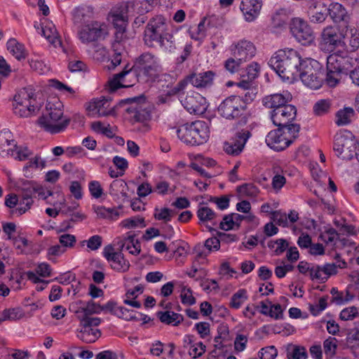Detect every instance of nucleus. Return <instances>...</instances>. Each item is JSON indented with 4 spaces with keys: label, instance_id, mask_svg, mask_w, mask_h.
<instances>
[{
    "label": "nucleus",
    "instance_id": "obj_1",
    "mask_svg": "<svg viewBox=\"0 0 359 359\" xmlns=\"http://www.w3.org/2000/svg\"><path fill=\"white\" fill-rule=\"evenodd\" d=\"M302 61L297 50L292 48L281 49L270 58L268 65L283 81L292 83L299 76Z\"/></svg>",
    "mask_w": 359,
    "mask_h": 359
},
{
    "label": "nucleus",
    "instance_id": "obj_2",
    "mask_svg": "<svg viewBox=\"0 0 359 359\" xmlns=\"http://www.w3.org/2000/svg\"><path fill=\"white\" fill-rule=\"evenodd\" d=\"M133 67L137 79L144 81H154L162 72L161 65L157 57L148 52L137 57Z\"/></svg>",
    "mask_w": 359,
    "mask_h": 359
},
{
    "label": "nucleus",
    "instance_id": "obj_3",
    "mask_svg": "<svg viewBox=\"0 0 359 359\" xmlns=\"http://www.w3.org/2000/svg\"><path fill=\"white\" fill-rule=\"evenodd\" d=\"M177 135L181 141L187 144L199 145L208 140L209 130L204 121H196L179 128Z\"/></svg>",
    "mask_w": 359,
    "mask_h": 359
},
{
    "label": "nucleus",
    "instance_id": "obj_4",
    "mask_svg": "<svg viewBox=\"0 0 359 359\" xmlns=\"http://www.w3.org/2000/svg\"><path fill=\"white\" fill-rule=\"evenodd\" d=\"M344 29H339L334 25L324 27L318 39L320 50L325 53L341 52V46L344 45Z\"/></svg>",
    "mask_w": 359,
    "mask_h": 359
},
{
    "label": "nucleus",
    "instance_id": "obj_5",
    "mask_svg": "<svg viewBox=\"0 0 359 359\" xmlns=\"http://www.w3.org/2000/svg\"><path fill=\"white\" fill-rule=\"evenodd\" d=\"M300 126H292L289 129L278 127L270 131L266 137V143L275 151H283L298 137Z\"/></svg>",
    "mask_w": 359,
    "mask_h": 359
},
{
    "label": "nucleus",
    "instance_id": "obj_6",
    "mask_svg": "<svg viewBox=\"0 0 359 359\" xmlns=\"http://www.w3.org/2000/svg\"><path fill=\"white\" fill-rule=\"evenodd\" d=\"M47 114H43L38 120L39 126L50 133H57L65 130L70 122L68 118L59 121L63 116L62 110L54 104H48L46 107Z\"/></svg>",
    "mask_w": 359,
    "mask_h": 359
},
{
    "label": "nucleus",
    "instance_id": "obj_7",
    "mask_svg": "<svg viewBox=\"0 0 359 359\" xmlns=\"http://www.w3.org/2000/svg\"><path fill=\"white\" fill-rule=\"evenodd\" d=\"M34 93L32 88L21 89L14 97L13 112L19 117L27 118L35 114L39 108L35 105Z\"/></svg>",
    "mask_w": 359,
    "mask_h": 359
},
{
    "label": "nucleus",
    "instance_id": "obj_8",
    "mask_svg": "<svg viewBox=\"0 0 359 359\" xmlns=\"http://www.w3.org/2000/svg\"><path fill=\"white\" fill-rule=\"evenodd\" d=\"M166 19L161 15H156L148 22L144 32V41L148 47L155 45L167 33Z\"/></svg>",
    "mask_w": 359,
    "mask_h": 359
},
{
    "label": "nucleus",
    "instance_id": "obj_9",
    "mask_svg": "<svg viewBox=\"0 0 359 359\" xmlns=\"http://www.w3.org/2000/svg\"><path fill=\"white\" fill-rule=\"evenodd\" d=\"M246 109L245 102L239 96H230L219 104L218 111L226 119H234L244 114Z\"/></svg>",
    "mask_w": 359,
    "mask_h": 359
},
{
    "label": "nucleus",
    "instance_id": "obj_10",
    "mask_svg": "<svg viewBox=\"0 0 359 359\" xmlns=\"http://www.w3.org/2000/svg\"><path fill=\"white\" fill-rule=\"evenodd\" d=\"M297 111L294 105L287 103L279 107L277 111H270V118L275 126L289 129L292 126H299L293 123L297 116Z\"/></svg>",
    "mask_w": 359,
    "mask_h": 359
},
{
    "label": "nucleus",
    "instance_id": "obj_11",
    "mask_svg": "<svg viewBox=\"0 0 359 359\" xmlns=\"http://www.w3.org/2000/svg\"><path fill=\"white\" fill-rule=\"evenodd\" d=\"M292 35L304 46L311 44L315 39L314 33L306 21L299 18H292L290 23Z\"/></svg>",
    "mask_w": 359,
    "mask_h": 359
},
{
    "label": "nucleus",
    "instance_id": "obj_12",
    "mask_svg": "<svg viewBox=\"0 0 359 359\" xmlns=\"http://www.w3.org/2000/svg\"><path fill=\"white\" fill-rule=\"evenodd\" d=\"M136 77V74L133 71V67L128 69V65L119 73L115 74L112 79L108 81V90L110 93L115 92L121 88H129L135 84L136 81H139Z\"/></svg>",
    "mask_w": 359,
    "mask_h": 359
},
{
    "label": "nucleus",
    "instance_id": "obj_13",
    "mask_svg": "<svg viewBox=\"0 0 359 359\" xmlns=\"http://www.w3.org/2000/svg\"><path fill=\"white\" fill-rule=\"evenodd\" d=\"M352 59L347 53L334 52L327 58V69L347 74L352 67Z\"/></svg>",
    "mask_w": 359,
    "mask_h": 359
},
{
    "label": "nucleus",
    "instance_id": "obj_14",
    "mask_svg": "<svg viewBox=\"0 0 359 359\" xmlns=\"http://www.w3.org/2000/svg\"><path fill=\"white\" fill-rule=\"evenodd\" d=\"M105 34V26L98 22H92L83 26L78 33L80 40L84 43L97 41Z\"/></svg>",
    "mask_w": 359,
    "mask_h": 359
},
{
    "label": "nucleus",
    "instance_id": "obj_15",
    "mask_svg": "<svg viewBox=\"0 0 359 359\" xmlns=\"http://www.w3.org/2000/svg\"><path fill=\"white\" fill-rule=\"evenodd\" d=\"M139 98L133 97L126 100H122L119 102L118 106H122L124 104H130V105L126 109V112L133 115L132 118L136 122H144L150 118V113L144 107L145 103L140 104L137 102Z\"/></svg>",
    "mask_w": 359,
    "mask_h": 359
},
{
    "label": "nucleus",
    "instance_id": "obj_16",
    "mask_svg": "<svg viewBox=\"0 0 359 359\" xmlns=\"http://www.w3.org/2000/svg\"><path fill=\"white\" fill-rule=\"evenodd\" d=\"M104 257L111 262V267L118 272H126L129 269L130 263L126 260L121 251H114V248L109 245L106 246L103 251Z\"/></svg>",
    "mask_w": 359,
    "mask_h": 359
},
{
    "label": "nucleus",
    "instance_id": "obj_17",
    "mask_svg": "<svg viewBox=\"0 0 359 359\" xmlns=\"http://www.w3.org/2000/svg\"><path fill=\"white\" fill-rule=\"evenodd\" d=\"M328 13V8L322 0H311L309 3L307 15L310 22L313 23L323 22Z\"/></svg>",
    "mask_w": 359,
    "mask_h": 359
},
{
    "label": "nucleus",
    "instance_id": "obj_18",
    "mask_svg": "<svg viewBox=\"0 0 359 359\" xmlns=\"http://www.w3.org/2000/svg\"><path fill=\"white\" fill-rule=\"evenodd\" d=\"M251 133L248 130H242L236 133L231 141L225 144V151L231 155L239 154L243 149Z\"/></svg>",
    "mask_w": 359,
    "mask_h": 359
},
{
    "label": "nucleus",
    "instance_id": "obj_19",
    "mask_svg": "<svg viewBox=\"0 0 359 359\" xmlns=\"http://www.w3.org/2000/svg\"><path fill=\"white\" fill-rule=\"evenodd\" d=\"M183 105L189 113L194 114H202L207 109L206 100L199 93L187 95L183 101Z\"/></svg>",
    "mask_w": 359,
    "mask_h": 359
},
{
    "label": "nucleus",
    "instance_id": "obj_20",
    "mask_svg": "<svg viewBox=\"0 0 359 359\" xmlns=\"http://www.w3.org/2000/svg\"><path fill=\"white\" fill-rule=\"evenodd\" d=\"M292 100V95L288 92H285L264 97L262 98V104L266 108L271 109V111H277L279 107L285 106L290 102Z\"/></svg>",
    "mask_w": 359,
    "mask_h": 359
},
{
    "label": "nucleus",
    "instance_id": "obj_21",
    "mask_svg": "<svg viewBox=\"0 0 359 359\" xmlns=\"http://www.w3.org/2000/svg\"><path fill=\"white\" fill-rule=\"evenodd\" d=\"M256 48L252 43L248 41H239L232 49V55L243 63L251 60L255 55Z\"/></svg>",
    "mask_w": 359,
    "mask_h": 359
},
{
    "label": "nucleus",
    "instance_id": "obj_22",
    "mask_svg": "<svg viewBox=\"0 0 359 359\" xmlns=\"http://www.w3.org/2000/svg\"><path fill=\"white\" fill-rule=\"evenodd\" d=\"M262 6V0H242L240 9L245 20L248 22H252L259 15Z\"/></svg>",
    "mask_w": 359,
    "mask_h": 359
},
{
    "label": "nucleus",
    "instance_id": "obj_23",
    "mask_svg": "<svg viewBox=\"0 0 359 359\" xmlns=\"http://www.w3.org/2000/svg\"><path fill=\"white\" fill-rule=\"evenodd\" d=\"M334 23H344V27L348 29L350 27L351 16L346 9L339 3L331 4L327 13Z\"/></svg>",
    "mask_w": 359,
    "mask_h": 359
},
{
    "label": "nucleus",
    "instance_id": "obj_24",
    "mask_svg": "<svg viewBox=\"0 0 359 359\" xmlns=\"http://www.w3.org/2000/svg\"><path fill=\"white\" fill-rule=\"evenodd\" d=\"M109 107V100L103 98L90 102L87 107V110L89 115L92 116H107L113 114L114 112V107Z\"/></svg>",
    "mask_w": 359,
    "mask_h": 359
},
{
    "label": "nucleus",
    "instance_id": "obj_25",
    "mask_svg": "<svg viewBox=\"0 0 359 359\" xmlns=\"http://www.w3.org/2000/svg\"><path fill=\"white\" fill-rule=\"evenodd\" d=\"M215 75V74L212 71L194 73L188 76V80L194 87L207 88L212 84Z\"/></svg>",
    "mask_w": 359,
    "mask_h": 359
},
{
    "label": "nucleus",
    "instance_id": "obj_26",
    "mask_svg": "<svg viewBox=\"0 0 359 359\" xmlns=\"http://www.w3.org/2000/svg\"><path fill=\"white\" fill-rule=\"evenodd\" d=\"M109 20L114 29H124L128 25L127 13L121 8H114L109 14Z\"/></svg>",
    "mask_w": 359,
    "mask_h": 359
},
{
    "label": "nucleus",
    "instance_id": "obj_27",
    "mask_svg": "<svg viewBox=\"0 0 359 359\" xmlns=\"http://www.w3.org/2000/svg\"><path fill=\"white\" fill-rule=\"evenodd\" d=\"M344 32V45L341 46V52L348 54L356 51L359 48V32L355 28H350L349 43H346L348 29L345 28Z\"/></svg>",
    "mask_w": 359,
    "mask_h": 359
},
{
    "label": "nucleus",
    "instance_id": "obj_28",
    "mask_svg": "<svg viewBox=\"0 0 359 359\" xmlns=\"http://www.w3.org/2000/svg\"><path fill=\"white\" fill-rule=\"evenodd\" d=\"M135 235H128L118 242L119 246L118 250L122 251L123 249L128 250L129 253L133 255H137L140 252V243L135 239Z\"/></svg>",
    "mask_w": 359,
    "mask_h": 359
},
{
    "label": "nucleus",
    "instance_id": "obj_29",
    "mask_svg": "<svg viewBox=\"0 0 359 359\" xmlns=\"http://www.w3.org/2000/svg\"><path fill=\"white\" fill-rule=\"evenodd\" d=\"M156 316L162 323L168 325L178 326L184 320L182 315L170 310L158 311Z\"/></svg>",
    "mask_w": 359,
    "mask_h": 359
},
{
    "label": "nucleus",
    "instance_id": "obj_30",
    "mask_svg": "<svg viewBox=\"0 0 359 359\" xmlns=\"http://www.w3.org/2000/svg\"><path fill=\"white\" fill-rule=\"evenodd\" d=\"M16 147V142L14 140H11V135L8 133L0 134V155L3 157L6 156H14L13 148Z\"/></svg>",
    "mask_w": 359,
    "mask_h": 359
},
{
    "label": "nucleus",
    "instance_id": "obj_31",
    "mask_svg": "<svg viewBox=\"0 0 359 359\" xmlns=\"http://www.w3.org/2000/svg\"><path fill=\"white\" fill-rule=\"evenodd\" d=\"M299 70V78L301 79L321 70V66L317 60L306 58L303 60Z\"/></svg>",
    "mask_w": 359,
    "mask_h": 359
},
{
    "label": "nucleus",
    "instance_id": "obj_32",
    "mask_svg": "<svg viewBox=\"0 0 359 359\" xmlns=\"http://www.w3.org/2000/svg\"><path fill=\"white\" fill-rule=\"evenodd\" d=\"M42 34L54 47L60 46L62 42L54 25L48 23L42 27Z\"/></svg>",
    "mask_w": 359,
    "mask_h": 359
},
{
    "label": "nucleus",
    "instance_id": "obj_33",
    "mask_svg": "<svg viewBox=\"0 0 359 359\" xmlns=\"http://www.w3.org/2000/svg\"><path fill=\"white\" fill-rule=\"evenodd\" d=\"M81 326L82 328L78 337L85 343H94L101 336V332L98 329H94L86 325Z\"/></svg>",
    "mask_w": 359,
    "mask_h": 359
},
{
    "label": "nucleus",
    "instance_id": "obj_34",
    "mask_svg": "<svg viewBox=\"0 0 359 359\" xmlns=\"http://www.w3.org/2000/svg\"><path fill=\"white\" fill-rule=\"evenodd\" d=\"M36 194V186L31 182L24 183L22 187L21 204L30 208L33 203L32 197Z\"/></svg>",
    "mask_w": 359,
    "mask_h": 359
},
{
    "label": "nucleus",
    "instance_id": "obj_35",
    "mask_svg": "<svg viewBox=\"0 0 359 359\" xmlns=\"http://www.w3.org/2000/svg\"><path fill=\"white\" fill-rule=\"evenodd\" d=\"M102 306L95 303L93 301H89L83 306L80 307L75 311L77 318H83L86 315L99 313L102 311Z\"/></svg>",
    "mask_w": 359,
    "mask_h": 359
},
{
    "label": "nucleus",
    "instance_id": "obj_36",
    "mask_svg": "<svg viewBox=\"0 0 359 359\" xmlns=\"http://www.w3.org/2000/svg\"><path fill=\"white\" fill-rule=\"evenodd\" d=\"M301 80L305 86L312 89H318L321 87L323 81L322 70L316 72L309 76L307 75L301 79Z\"/></svg>",
    "mask_w": 359,
    "mask_h": 359
},
{
    "label": "nucleus",
    "instance_id": "obj_37",
    "mask_svg": "<svg viewBox=\"0 0 359 359\" xmlns=\"http://www.w3.org/2000/svg\"><path fill=\"white\" fill-rule=\"evenodd\" d=\"M7 48L18 60L25 59L26 57L24 46L18 43L15 39H11L7 42Z\"/></svg>",
    "mask_w": 359,
    "mask_h": 359
},
{
    "label": "nucleus",
    "instance_id": "obj_38",
    "mask_svg": "<svg viewBox=\"0 0 359 359\" xmlns=\"http://www.w3.org/2000/svg\"><path fill=\"white\" fill-rule=\"evenodd\" d=\"M114 34V40L112 43L113 51H120L121 50H125V43L128 39L126 34V29H115Z\"/></svg>",
    "mask_w": 359,
    "mask_h": 359
},
{
    "label": "nucleus",
    "instance_id": "obj_39",
    "mask_svg": "<svg viewBox=\"0 0 359 359\" xmlns=\"http://www.w3.org/2000/svg\"><path fill=\"white\" fill-rule=\"evenodd\" d=\"M307 352L304 346L289 344L287 347V359H306Z\"/></svg>",
    "mask_w": 359,
    "mask_h": 359
},
{
    "label": "nucleus",
    "instance_id": "obj_40",
    "mask_svg": "<svg viewBox=\"0 0 359 359\" xmlns=\"http://www.w3.org/2000/svg\"><path fill=\"white\" fill-rule=\"evenodd\" d=\"M332 104V100L330 99L320 100L314 104L313 111L316 116H324L330 112Z\"/></svg>",
    "mask_w": 359,
    "mask_h": 359
},
{
    "label": "nucleus",
    "instance_id": "obj_41",
    "mask_svg": "<svg viewBox=\"0 0 359 359\" xmlns=\"http://www.w3.org/2000/svg\"><path fill=\"white\" fill-rule=\"evenodd\" d=\"M354 114V110L351 107H345L340 109L336 114V123L338 126H344L351 122V118Z\"/></svg>",
    "mask_w": 359,
    "mask_h": 359
},
{
    "label": "nucleus",
    "instance_id": "obj_42",
    "mask_svg": "<svg viewBox=\"0 0 359 359\" xmlns=\"http://www.w3.org/2000/svg\"><path fill=\"white\" fill-rule=\"evenodd\" d=\"M157 43H159L162 48L169 53L174 52L177 48L175 39L168 32Z\"/></svg>",
    "mask_w": 359,
    "mask_h": 359
},
{
    "label": "nucleus",
    "instance_id": "obj_43",
    "mask_svg": "<svg viewBox=\"0 0 359 359\" xmlns=\"http://www.w3.org/2000/svg\"><path fill=\"white\" fill-rule=\"evenodd\" d=\"M197 216L200 223H205L214 220L217 217V214L210 208L204 206L198 208Z\"/></svg>",
    "mask_w": 359,
    "mask_h": 359
},
{
    "label": "nucleus",
    "instance_id": "obj_44",
    "mask_svg": "<svg viewBox=\"0 0 359 359\" xmlns=\"http://www.w3.org/2000/svg\"><path fill=\"white\" fill-rule=\"evenodd\" d=\"M97 215L101 218L115 219L118 217L119 212L115 208H106L103 206L97 207L95 209Z\"/></svg>",
    "mask_w": 359,
    "mask_h": 359
},
{
    "label": "nucleus",
    "instance_id": "obj_45",
    "mask_svg": "<svg viewBox=\"0 0 359 359\" xmlns=\"http://www.w3.org/2000/svg\"><path fill=\"white\" fill-rule=\"evenodd\" d=\"M248 296L245 290H239L231 297L230 306L233 309H239L247 300Z\"/></svg>",
    "mask_w": 359,
    "mask_h": 359
},
{
    "label": "nucleus",
    "instance_id": "obj_46",
    "mask_svg": "<svg viewBox=\"0 0 359 359\" xmlns=\"http://www.w3.org/2000/svg\"><path fill=\"white\" fill-rule=\"evenodd\" d=\"M12 151H13L14 156H11L15 159L18 161H25L32 154V152L27 147L18 146L14 147L13 148Z\"/></svg>",
    "mask_w": 359,
    "mask_h": 359
},
{
    "label": "nucleus",
    "instance_id": "obj_47",
    "mask_svg": "<svg viewBox=\"0 0 359 359\" xmlns=\"http://www.w3.org/2000/svg\"><path fill=\"white\" fill-rule=\"evenodd\" d=\"M337 339L331 337H328L324 341L323 348L325 355L332 358L336 354V351L337 348Z\"/></svg>",
    "mask_w": 359,
    "mask_h": 359
},
{
    "label": "nucleus",
    "instance_id": "obj_48",
    "mask_svg": "<svg viewBox=\"0 0 359 359\" xmlns=\"http://www.w3.org/2000/svg\"><path fill=\"white\" fill-rule=\"evenodd\" d=\"M239 194L246 196H256L258 194L257 188L253 184H243L237 187Z\"/></svg>",
    "mask_w": 359,
    "mask_h": 359
},
{
    "label": "nucleus",
    "instance_id": "obj_49",
    "mask_svg": "<svg viewBox=\"0 0 359 359\" xmlns=\"http://www.w3.org/2000/svg\"><path fill=\"white\" fill-rule=\"evenodd\" d=\"M346 342L351 348H359V330L353 329L349 331L346 338Z\"/></svg>",
    "mask_w": 359,
    "mask_h": 359
},
{
    "label": "nucleus",
    "instance_id": "obj_50",
    "mask_svg": "<svg viewBox=\"0 0 359 359\" xmlns=\"http://www.w3.org/2000/svg\"><path fill=\"white\" fill-rule=\"evenodd\" d=\"M327 76L325 78V83L327 86L330 87H335L341 79V75L342 74L338 72H332L331 69H327Z\"/></svg>",
    "mask_w": 359,
    "mask_h": 359
},
{
    "label": "nucleus",
    "instance_id": "obj_51",
    "mask_svg": "<svg viewBox=\"0 0 359 359\" xmlns=\"http://www.w3.org/2000/svg\"><path fill=\"white\" fill-rule=\"evenodd\" d=\"M243 62L238 60L235 57H230L224 62V68L231 74L238 72L241 70Z\"/></svg>",
    "mask_w": 359,
    "mask_h": 359
},
{
    "label": "nucleus",
    "instance_id": "obj_52",
    "mask_svg": "<svg viewBox=\"0 0 359 359\" xmlns=\"http://www.w3.org/2000/svg\"><path fill=\"white\" fill-rule=\"evenodd\" d=\"M122 225L123 226L128 229L135 228L138 226H140L142 227L146 226L144 219L143 217H134L126 219L122 222Z\"/></svg>",
    "mask_w": 359,
    "mask_h": 359
},
{
    "label": "nucleus",
    "instance_id": "obj_53",
    "mask_svg": "<svg viewBox=\"0 0 359 359\" xmlns=\"http://www.w3.org/2000/svg\"><path fill=\"white\" fill-rule=\"evenodd\" d=\"M278 355V351L274 346L262 348L259 352L261 359H275Z\"/></svg>",
    "mask_w": 359,
    "mask_h": 359
},
{
    "label": "nucleus",
    "instance_id": "obj_54",
    "mask_svg": "<svg viewBox=\"0 0 359 359\" xmlns=\"http://www.w3.org/2000/svg\"><path fill=\"white\" fill-rule=\"evenodd\" d=\"M86 243L87 247L91 250H96L100 248L102 243V238L100 236L95 235L91 236L88 241H83L81 242V245H83Z\"/></svg>",
    "mask_w": 359,
    "mask_h": 359
},
{
    "label": "nucleus",
    "instance_id": "obj_55",
    "mask_svg": "<svg viewBox=\"0 0 359 359\" xmlns=\"http://www.w3.org/2000/svg\"><path fill=\"white\" fill-rule=\"evenodd\" d=\"M182 303L187 305H193L196 303V299L192 294L190 288L183 287L180 294Z\"/></svg>",
    "mask_w": 359,
    "mask_h": 359
},
{
    "label": "nucleus",
    "instance_id": "obj_56",
    "mask_svg": "<svg viewBox=\"0 0 359 359\" xmlns=\"http://www.w3.org/2000/svg\"><path fill=\"white\" fill-rule=\"evenodd\" d=\"M7 320L15 321L21 319L24 316V313L20 308H12L5 309Z\"/></svg>",
    "mask_w": 359,
    "mask_h": 359
},
{
    "label": "nucleus",
    "instance_id": "obj_57",
    "mask_svg": "<svg viewBox=\"0 0 359 359\" xmlns=\"http://www.w3.org/2000/svg\"><path fill=\"white\" fill-rule=\"evenodd\" d=\"M132 313L133 311H130L123 306H118L117 307L116 312H114V315L126 320H138L133 315Z\"/></svg>",
    "mask_w": 359,
    "mask_h": 359
},
{
    "label": "nucleus",
    "instance_id": "obj_58",
    "mask_svg": "<svg viewBox=\"0 0 359 359\" xmlns=\"http://www.w3.org/2000/svg\"><path fill=\"white\" fill-rule=\"evenodd\" d=\"M323 267L316 265L312 266L310 269V277L312 280L317 279L325 282L327 279V276H323Z\"/></svg>",
    "mask_w": 359,
    "mask_h": 359
},
{
    "label": "nucleus",
    "instance_id": "obj_59",
    "mask_svg": "<svg viewBox=\"0 0 359 359\" xmlns=\"http://www.w3.org/2000/svg\"><path fill=\"white\" fill-rule=\"evenodd\" d=\"M358 312L357 308L351 306L343 309L340 313V318L343 320H350L353 319Z\"/></svg>",
    "mask_w": 359,
    "mask_h": 359
},
{
    "label": "nucleus",
    "instance_id": "obj_60",
    "mask_svg": "<svg viewBox=\"0 0 359 359\" xmlns=\"http://www.w3.org/2000/svg\"><path fill=\"white\" fill-rule=\"evenodd\" d=\"M157 211H158V209L156 210V212ZM172 212V210L168 208H163L159 210V212H155L154 217L156 219L158 220H163L165 222H168L171 220Z\"/></svg>",
    "mask_w": 359,
    "mask_h": 359
},
{
    "label": "nucleus",
    "instance_id": "obj_61",
    "mask_svg": "<svg viewBox=\"0 0 359 359\" xmlns=\"http://www.w3.org/2000/svg\"><path fill=\"white\" fill-rule=\"evenodd\" d=\"M248 343V337L243 334H237L234 340V348L238 352L244 351Z\"/></svg>",
    "mask_w": 359,
    "mask_h": 359
},
{
    "label": "nucleus",
    "instance_id": "obj_62",
    "mask_svg": "<svg viewBox=\"0 0 359 359\" xmlns=\"http://www.w3.org/2000/svg\"><path fill=\"white\" fill-rule=\"evenodd\" d=\"M272 219L279 226L283 227L288 224L287 217L285 213L280 211H274L272 212Z\"/></svg>",
    "mask_w": 359,
    "mask_h": 359
},
{
    "label": "nucleus",
    "instance_id": "obj_63",
    "mask_svg": "<svg viewBox=\"0 0 359 359\" xmlns=\"http://www.w3.org/2000/svg\"><path fill=\"white\" fill-rule=\"evenodd\" d=\"M89 191L91 195L95 198L101 197L103 194L102 188L97 181H92L89 183Z\"/></svg>",
    "mask_w": 359,
    "mask_h": 359
},
{
    "label": "nucleus",
    "instance_id": "obj_64",
    "mask_svg": "<svg viewBox=\"0 0 359 359\" xmlns=\"http://www.w3.org/2000/svg\"><path fill=\"white\" fill-rule=\"evenodd\" d=\"M210 201L216 203L220 210H225L229 205V198L226 195H223L220 197H212Z\"/></svg>",
    "mask_w": 359,
    "mask_h": 359
}]
</instances>
